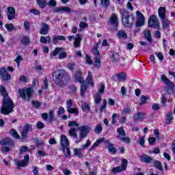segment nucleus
<instances>
[{"label":"nucleus","instance_id":"obj_35","mask_svg":"<svg viewBox=\"0 0 175 175\" xmlns=\"http://www.w3.org/2000/svg\"><path fill=\"white\" fill-rule=\"evenodd\" d=\"M154 165L156 169H158V170H160V172H163V167L162 166V163L155 160L154 161Z\"/></svg>","mask_w":175,"mask_h":175},{"label":"nucleus","instance_id":"obj_5","mask_svg":"<svg viewBox=\"0 0 175 175\" xmlns=\"http://www.w3.org/2000/svg\"><path fill=\"white\" fill-rule=\"evenodd\" d=\"M120 13L122 17L123 25H124L126 28H130V27H132L133 25V23H135V16L125 9L120 10Z\"/></svg>","mask_w":175,"mask_h":175},{"label":"nucleus","instance_id":"obj_29","mask_svg":"<svg viewBox=\"0 0 175 175\" xmlns=\"http://www.w3.org/2000/svg\"><path fill=\"white\" fill-rule=\"evenodd\" d=\"M40 33L41 35H47V33H49V25L47 24L42 25L41 30L40 31Z\"/></svg>","mask_w":175,"mask_h":175},{"label":"nucleus","instance_id":"obj_9","mask_svg":"<svg viewBox=\"0 0 175 175\" xmlns=\"http://www.w3.org/2000/svg\"><path fill=\"white\" fill-rule=\"evenodd\" d=\"M16 166L18 167H25L29 163V155H25L24 159L14 160Z\"/></svg>","mask_w":175,"mask_h":175},{"label":"nucleus","instance_id":"obj_62","mask_svg":"<svg viewBox=\"0 0 175 175\" xmlns=\"http://www.w3.org/2000/svg\"><path fill=\"white\" fill-rule=\"evenodd\" d=\"M152 110L157 111L161 109V104L154 103L152 105Z\"/></svg>","mask_w":175,"mask_h":175},{"label":"nucleus","instance_id":"obj_50","mask_svg":"<svg viewBox=\"0 0 175 175\" xmlns=\"http://www.w3.org/2000/svg\"><path fill=\"white\" fill-rule=\"evenodd\" d=\"M68 113H70V114H75V116H79V109L78 108H71L70 111H68Z\"/></svg>","mask_w":175,"mask_h":175},{"label":"nucleus","instance_id":"obj_59","mask_svg":"<svg viewBox=\"0 0 175 175\" xmlns=\"http://www.w3.org/2000/svg\"><path fill=\"white\" fill-rule=\"evenodd\" d=\"M42 88V90H47V88H49V81L47 79H44Z\"/></svg>","mask_w":175,"mask_h":175},{"label":"nucleus","instance_id":"obj_19","mask_svg":"<svg viewBox=\"0 0 175 175\" xmlns=\"http://www.w3.org/2000/svg\"><path fill=\"white\" fill-rule=\"evenodd\" d=\"M7 16L8 20H13L16 16V10L13 7H8Z\"/></svg>","mask_w":175,"mask_h":175},{"label":"nucleus","instance_id":"obj_38","mask_svg":"<svg viewBox=\"0 0 175 175\" xmlns=\"http://www.w3.org/2000/svg\"><path fill=\"white\" fill-rule=\"evenodd\" d=\"M111 59L113 62L116 64V62H118V59H120V55H118V53L116 52H113L111 55Z\"/></svg>","mask_w":175,"mask_h":175},{"label":"nucleus","instance_id":"obj_16","mask_svg":"<svg viewBox=\"0 0 175 175\" xmlns=\"http://www.w3.org/2000/svg\"><path fill=\"white\" fill-rule=\"evenodd\" d=\"M61 146L62 151H65V149L69 146V140L68 139V137L66 135H62L61 139Z\"/></svg>","mask_w":175,"mask_h":175},{"label":"nucleus","instance_id":"obj_27","mask_svg":"<svg viewBox=\"0 0 175 175\" xmlns=\"http://www.w3.org/2000/svg\"><path fill=\"white\" fill-rule=\"evenodd\" d=\"M117 36L119 39H128V33H126L124 30H120L117 33Z\"/></svg>","mask_w":175,"mask_h":175},{"label":"nucleus","instance_id":"obj_4","mask_svg":"<svg viewBox=\"0 0 175 175\" xmlns=\"http://www.w3.org/2000/svg\"><path fill=\"white\" fill-rule=\"evenodd\" d=\"M53 81L57 85H68L70 83V77L64 70H59L55 72Z\"/></svg>","mask_w":175,"mask_h":175},{"label":"nucleus","instance_id":"obj_52","mask_svg":"<svg viewBox=\"0 0 175 175\" xmlns=\"http://www.w3.org/2000/svg\"><path fill=\"white\" fill-rule=\"evenodd\" d=\"M85 91H87V85L83 83L81 85V96H84V94H85Z\"/></svg>","mask_w":175,"mask_h":175},{"label":"nucleus","instance_id":"obj_46","mask_svg":"<svg viewBox=\"0 0 175 175\" xmlns=\"http://www.w3.org/2000/svg\"><path fill=\"white\" fill-rule=\"evenodd\" d=\"M172 120H173V116L172 114V112H170L167 115L166 124L170 125V124H172Z\"/></svg>","mask_w":175,"mask_h":175},{"label":"nucleus","instance_id":"obj_37","mask_svg":"<svg viewBox=\"0 0 175 175\" xmlns=\"http://www.w3.org/2000/svg\"><path fill=\"white\" fill-rule=\"evenodd\" d=\"M105 143L109 144L108 146V150L109 152H113V154H116L117 152V149L113 146V144L108 142V141H105Z\"/></svg>","mask_w":175,"mask_h":175},{"label":"nucleus","instance_id":"obj_49","mask_svg":"<svg viewBox=\"0 0 175 175\" xmlns=\"http://www.w3.org/2000/svg\"><path fill=\"white\" fill-rule=\"evenodd\" d=\"M144 36H145L146 39H147L148 42L152 41V40L151 39V32H150V30L146 31Z\"/></svg>","mask_w":175,"mask_h":175},{"label":"nucleus","instance_id":"obj_45","mask_svg":"<svg viewBox=\"0 0 175 175\" xmlns=\"http://www.w3.org/2000/svg\"><path fill=\"white\" fill-rule=\"evenodd\" d=\"M31 105H33L34 109H39L42 106V103L38 100L31 101Z\"/></svg>","mask_w":175,"mask_h":175},{"label":"nucleus","instance_id":"obj_22","mask_svg":"<svg viewBox=\"0 0 175 175\" xmlns=\"http://www.w3.org/2000/svg\"><path fill=\"white\" fill-rule=\"evenodd\" d=\"M110 23L112 25H114L116 28L118 27V17H117V14H113L110 17Z\"/></svg>","mask_w":175,"mask_h":175},{"label":"nucleus","instance_id":"obj_41","mask_svg":"<svg viewBox=\"0 0 175 175\" xmlns=\"http://www.w3.org/2000/svg\"><path fill=\"white\" fill-rule=\"evenodd\" d=\"M102 131H103V127H102V125L100 124H97L94 129L95 133L99 135Z\"/></svg>","mask_w":175,"mask_h":175},{"label":"nucleus","instance_id":"obj_53","mask_svg":"<svg viewBox=\"0 0 175 175\" xmlns=\"http://www.w3.org/2000/svg\"><path fill=\"white\" fill-rule=\"evenodd\" d=\"M11 135L15 137V139H20V135H18V133H17V131L14 129H12L10 131Z\"/></svg>","mask_w":175,"mask_h":175},{"label":"nucleus","instance_id":"obj_10","mask_svg":"<svg viewBox=\"0 0 175 175\" xmlns=\"http://www.w3.org/2000/svg\"><path fill=\"white\" fill-rule=\"evenodd\" d=\"M128 165V161L125 159L122 160V167H113L111 170L112 173L114 174L120 173V172H124L126 170V166Z\"/></svg>","mask_w":175,"mask_h":175},{"label":"nucleus","instance_id":"obj_26","mask_svg":"<svg viewBox=\"0 0 175 175\" xmlns=\"http://www.w3.org/2000/svg\"><path fill=\"white\" fill-rule=\"evenodd\" d=\"M86 82L90 85H92V87H94V78L92 77V73H91L90 71H88V77L86 79Z\"/></svg>","mask_w":175,"mask_h":175},{"label":"nucleus","instance_id":"obj_3","mask_svg":"<svg viewBox=\"0 0 175 175\" xmlns=\"http://www.w3.org/2000/svg\"><path fill=\"white\" fill-rule=\"evenodd\" d=\"M0 92L2 96H3L1 113L5 115L10 114L13 111V107H14L13 100L8 95L5 86H1Z\"/></svg>","mask_w":175,"mask_h":175},{"label":"nucleus","instance_id":"obj_30","mask_svg":"<svg viewBox=\"0 0 175 175\" xmlns=\"http://www.w3.org/2000/svg\"><path fill=\"white\" fill-rule=\"evenodd\" d=\"M141 161L145 162V163H150V162H152V158L148 157V155L144 154L141 156Z\"/></svg>","mask_w":175,"mask_h":175},{"label":"nucleus","instance_id":"obj_11","mask_svg":"<svg viewBox=\"0 0 175 175\" xmlns=\"http://www.w3.org/2000/svg\"><path fill=\"white\" fill-rule=\"evenodd\" d=\"M148 25L149 27H153V28H156L157 29H159V23H158V18H157V16H150L148 19Z\"/></svg>","mask_w":175,"mask_h":175},{"label":"nucleus","instance_id":"obj_1","mask_svg":"<svg viewBox=\"0 0 175 175\" xmlns=\"http://www.w3.org/2000/svg\"><path fill=\"white\" fill-rule=\"evenodd\" d=\"M77 129L79 131V135H77V133H76ZM90 131L91 127H90V126H81L78 127L77 129L71 128L68 131V135L69 136H70V137H72L76 144H79V143H81L83 139H85V137H87V135L90 133Z\"/></svg>","mask_w":175,"mask_h":175},{"label":"nucleus","instance_id":"obj_18","mask_svg":"<svg viewBox=\"0 0 175 175\" xmlns=\"http://www.w3.org/2000/svg\"><path fill=\"white\" fill-rule=\"evenodd\" d=\"M0 75L1 76L2 80H4V81L10 80V79L12 77L10 76V75H9V73H8V71L6 70V69L5 68H3L1 69Z\"/></svg>","mask_w":175,"mask_h":175},{"label":"nucleus","instance_id":"obj_7","mask_svg":"<svg viewBox=\"0 0 175 175\" xmlns=\"http://www.w3.org/2000/svg\"><path fill=\"white\" fill-rule=\"evenodd\" d=\"M59 54V59H64L68 57L66 53L64 52V48H56L51 53V57H57Z\"/></svg>","mask_w":175,"mask_h":175},{"label":"nucleus","instance_id":"obj_17","mask_svg":"<svg viewBox=\"0 0 175 175\" xmlns=\"http://www.w3.org/2000/svg\"><path fill=\"white\" fill-rule=\"evenodd\" d=\"M61 12H65L66 13H70L72 10L69 7H57L53 9V13H59Z\"/></svg>","mask_w":175,"mask_h":175},{"label":"nucleus","instance_id":"obj_58","mask_svg":"<svg viewBox=\"0 0 175 175\" xmlns=\"http://www.w3.org/2000/svg\"><path fill=\"white\" fill-rule=\"evenodd\" d=\"M107 105V102L105 99L103 100V105L100 107V113H103L105 109H106V106Z\"/></svg>","mask_w":175,"mask_h":175},{"label":"nucleus","instance_id":"obj_31","mask_svg":"<svg viewBox=\"0 0 175 175\" xmlns=\"http://www.w3.org/2000/svg\"><path fill=\"white\" fill-rule=\"evenodd\" d=\"M49 118L48 120V122H50V124H53L54 121H56L55 116L54 115V110H50L49 113Z\"/></svg>","mask_w":175,"mask_h":175},{"label":"nucleus","instance_id":"obj_14","mask_svg":"<svg viewBox=\"0 0 175 175\" xmlns=\"http://www.w3.org/2000/svg\"><path fill=\"white\" fill-rule=\"evenodd\" d=\"M0 145L8 147H13L14 146V141L12 138H4L0 141Z\"/></svg>","mask_w":175,"mask_h":175},{"label":"nucleus","instance_id":"obj_63","mask_svg":"<svg viewBox=\"0 0 175 175\" xmlns=\"http://www.w3.org/2000/svg\"><path fill=\"white\" fill-rule=\"evenodd\" d=\"M94 62L96 66H100V56L96 57Z\"/></svg>","mask_w":175,"mask_h":175},{"label":"nucleus","instance_id":"obj_2","mask_svg":"<svg viewBox=\"0 0 175 175\" xmlns=\"http://www.w3.org/2000/svg\"><path fill=\"white\" fill-rule=\"evenodd\" d=\"M0 92L2 96H3L1 113L5 115L10 114L13 111V107H14L13 100L8 95L5 86H1Z\"/></svg>","mask_w":175,"mask_h":175},{"label":"nucleus","instance_id":"obj_23","mask_svg":"<svg viewBox=\"0 0 175 175\" xmlns=\"http://www.w3.org/2000/svg\"><path fill=\"white\" fill-rule=\"evenodd\" d=\"M158 14L161 19L166 18V8L160 7L158 10Z\"/></svg>","mask_w":175,"mask_h":175},{"label":"nucleus","instance_id":"obj_42","mask_svg":"<svg viewBox=\"0 0 175 175\" xmlns=\"http://www.w3.org/2000/svg\"><path fill=\"white\" fill-rule=\"evenodd\" d=\"M100 100H102V94H100L99 93H96L94 96V101L96 105L100 103Z\"/></svg>","mask_w":175,"mask_h":175},{"label":"nucleus","instance_id":"obj_40","mask_svg":"<svg viewBox=\"0 0 175 175\" xmlns=\"http://www.w3.org/2000/svg\"><path fill=\"white\" fill-rule=\"evenodd\" d=\"M116 137L120 139L122 142H124V143H131V139L125 136L121 137V135H117Z\"/></svg>","mask_w":175,"mask_h":175},{"label":"nucleus","instance_id":"obj_33","mask_svg":"<svg viewBox=\"0 0 175 175\" xmlns=\"http://www.w3.org/2000/svg\"><path fill=\"white\" fill-rule=\"evenodd\" d=\"M34 143L36 147H38V148H42V147L44 146V141L39 139L38 138H34Z\"/></svg>","mask_w":175,"mask_h":175},{"label":"nucleus","instance_id":"obj_25","mask_svg":"<svg viewBox=\"0 0 175 175\" xmlns=\"http://www.w3.org/2000/svg\"><path fill=\"white\" fill-rule=\"evenodd\" d=\"M161 24L163 29H167L169 28V26L170 25V21L169 19L165 18H162L161 19Z\"/></svg>","mask_w":175,"mask_h":175},{"label":"nucleus","instance_id":"obj_64","mask_svg":"<svg viewBox=\"0 0 175 175\" xmlns=\"http://www.w3.org/2000/svg\"><path fill=\"white\" fill-rule=\"evenodd\" d=\"M47 5H49V6H51L52 8H54L57 5V1H55V0H50L49 3H47Z\"/></svg>","mask_w":175,"mask_h":175},{"label":"nucleus","instance_id":"obj_60","mask_svg":"<svg viewBox=\"0 0 175 175\" xmlns=\"http://www.w3.org/2000/svg\"><path fill=\"white\" fill-rule=\"evenodd\" d=\"M145 137H146L144 135V136H142L141 138H139V139H138L137 143H138L139 144H140L142 146H144V143H145L144 139H145Z\"/></svg>","mask_w":175,"mask_h":175},{"label":"nucleus","instance_id":"obj_56","mask_svg":"<svg viewBox=\"0 0 175 175\" xmlns=\"http://www.w3.org/2000/svg\"><path fill=\"white\" fill-rule=\"evenodd\" d=\"M103 92H105V84L101 83V85H100V88L98 90L97 94L102 95Z\"/></svg>","mask_w":175,"mask_h":175},{"label":"nucleus","instance_id":"obj_54","mask_svg":"<svg viewBox=\"0 0 175 175\" xmlns=\"http://www.w3.org/2000/svg\"><path fill=\"white\" fill-rule=\"evenodd\" d=\"M101 5L104 6V8H109V5H110V0H100Z\"/></svg>","mask_w":175,"mask_h":175},{"label":"nucleus","instance_id":"obj_57","mask_svg":"<svg viewBox=\"0 0 175 175\" xmlns=\"http://www.w3.org/2000/svg\"><path fill=\"white\" fill-rule=\"evenodd\" d=\"M64 152L66 158H70V150L69 149V148H66Z\"/></svg>","mask_w":175,"mask_h":175},{"label":"nucleus","instance_id":"obj_15","mask_svg":"<svg viewBox=\"0 0 175 175\" xmlns=\"http://www.w3.org/2000/svg\"><path fill=\"white\" fill-rule=\"evenodd\" d=\"M136 16H137L136 27H142V25H144V15L139 11H137L136 12Z\"/></svg>","mask_w":175,"mask_h":175},{"label":"nucleus","instance_id":"obj_8","mask_svg":"<svg viewBox=\"0 0 175 175\" xmlns=\"http://www.w3.org/2000/svg\"><path fill=\"white\" fill-rule=\"evenodd\" d=\"M29 132H32V125L29 124H25L22 130L21 131V139H23L24 140H25V139H27L28 133H29Z\"/></svg>","mask_w":175,"mask_h":175},{"label":"nucleus","instance_id":"obj_28","mask_svg":"<svg viewBox=\"0 0 175 175\" xmlns=\"http://www.w3.org/2000/svg\"><path fill=\"white\" fill-rule=\"evenodd\" d=\"M116 77L119 81H125L126 80V74L122 72L116 75Z\"/></svg>","mask_w":175,"mask_h":175},{"label":"nucleus","instance_id":"obj_47","mask_svg":"<svg viewBox=\"0 0 175 175\" xmlns=\"http://www.w3.org/2000/svg\"><path fill=\"white\" fill-rule=\"evenodd\" d=\"M5 27L6 28L8 32H12L14 29V25H13V24L12 23L5 24Z\"/></svg>","mask_w":175,"mask_h":175},{"label":"nucleus","instance_id":"obj_13","mask_svg":"<svg viewBox=\"0 0 175 175\" xmlns=\"http://www.w3.org/2000/svg\"><path fill=\"white\" fill-rule=\"evenodd\" d=\"M161 81H162L165 85H167L171 90H174L175 85L169 79L166 77V75H162L161 76Z\"/></svg>","mask_w":175,"mask_h":175},{"label":"nucleus","instance_id":"obj_48","mask_svg":"<svg viewBox=\"0 0 175 175\" xmlns=\"http://www.w3.org/2000/svg\"><path fill=\"white\" fill-rule=\"evenodd\" d=\"M103 140H105V138H101L99 140L96 141L91 147V150H94V148H96V147H98V146H99V144H100V143H102V142H103Z\"/></svg>","mask_w":175,"mask_h":175},{"label":"nucleus","instance_id":"obj_43","mask_svg":"<svg viewBox=\"0 0 175 175\" xmlns=\"http://www.w3.org/2000/svg\"><path fill=\"white\" fill-rule=\"evenodd\" d=\"M81 109L83 111H90V110H91V107H90L88 103H85L82 105Z\"/></svg>","mask_w":175,"mask_h":175},{"label":"nucleus","instance_id":"obj_20","mask_svg":"<svg viewBox=\"0 0 175 175\" xmlns=\"http://www.w3.org/2000/svg\"><path fill=\"white\" fill-rule=\"evenodd\" d=\"M81 40H83V35L77 33L76 35V37L75 38L74 47L75 48L80 47V44L81 43Z\"/></svg>","mask_w":175,"mask_h":175},{"label":"nucleus","instance_id":"obj_61","mask_svg":"<svg viewBox=\"0 0 175 175\" xmlns=\"http://www.w3.org/2000/svg\"><path fill=\"white\" fill-rule=\"evenodd\" d=\"M68 126H78V128H80V124L76 121H70L68 122Z\"/></svg>","mask_w":175,"mask_h":175},{"label":"nucleus","instance_id":"obj_36","mask_svg":"<svg viewBox=\"0 0 175 175\" xmlns=\"http://www.w3.org/2000/svg\"><path fill=\"white\" fill-rule=\"evenodd\" d=\"M47 0H37V3L41 9H44L47 6Z\"/></svg>","mask_w":175,"mask_h":175},{"label":"nucleus","instance_id":"obj_32","mask_svg":"<svg viewBox=\"0 0 175 175\" xmlns=\"http://www.w3.org/2000/svg\"><path fill=\"white\" fill-rule=\"evenodd\" d=\"M40 42V43H42L43 44L50 43V42H51V38H50V36L44 37L43 36H41Z\"/></svg>","mask_w":175,"mask_h":175},{"label":"nucleus","instance_id":"obj_44","mask_svg":"<svg viewBox=\"0 0 175 175\" xmlns=\"http://www.w3.org/2000/svg\"><path fill=\"white\" fill-rule=\"evenodd\" d=\"M148 99H150V97L148 96H144V95H142L140 98V100H141V103H140V105H145L146 102H147V100H148Z\"/></svg>","mask_w":175,"mask_h":175},{"label":"nucleus","instance_id":"obj_34","mask_svg":"<svg viewBox=\"0 0 175 175\" xmlns=\"http://www.w3.org/2000/svg\"><path fill=\"white\" fill-rule=\"evenodd\" d=\"M58 40H66V38L64 36H53V44H57Z\"/></svg>","mask_w":175,"mask_h":175},{"label":"nucleus","instance_id":"obj_6","mask_svg":"<svg viewBox=\"0 0 175 175\" xmlns=\"http://www.w3.org/2000/svg\"><path fill=\"white\" fill-rule=\"evenodd\" d=\"M33 92V90H32L31 88H27L25 90H18V94L21 98H22V99H27V100H31Z\"/></svg>","mask_w":175,"mask_h":175},{"label":"nucleus","instance_id":"obj_51","mask_svg":"<svg viewBox=\"0 0 175 175\" xmlns=\"http://www.w3.org/2000/svg\"><path fill=\"white\" fill-rule=\"evenodd\" d=\"M73 106V102H72L71 100H68L66 102V109L67 111H70V109H72V107Z\"/></svg>","mask_w":175,"mask_h":175},{"label":"nucleus","instance_id":"obj_24","mask_svg":"<svg viewBox=\"0 0 175 175\" xmlns=\"http://www.w3.org/2000/svg\"><path fill=\"white\" fill-rule=\"evenodd\" d=\"M144 116H146V113L143 112H137L135 116H134V121H143L144 118Z\"/></svg>","mask_w":175,"mask_h":175},{"label":"nucleus","instance_id":"obj_39","mask_svg":"<svg viewBox=\"0 0 175 175\" xmlns=\"http://www.w3.org/2000/svg\"><path fill=\"white\" fill-rule=\"evenodd\" d=\"M30 42H31V41H30L29 37L23 36V37L22 38L21 43H22V44H23L24 46H28V44H29Z\"/></svg>","mask_w":175,"mask_h":175},{"label":"nucleus","instance_id":"obj_55","mask_svg":"<svg viewBox=\"0 0 175 175\" xmlns=\"http://www.w3.org/2000/svg\"><path fill=\"white\" fill-rule=\"evenodd\" d=\"M117 132L119 135V136H125V131L124 130V128L120 127L119 129H117Z\"/></svg>","mask_w":175,"mask_h":175},{"label":"nucleus","instance_id":"obj_12","mask_svg":"<svg viewBox=\"0 0 175 175\" xmlns=\"http://www.w3.org/2000/svg\"><path fill=\"white\" fill-rule=\"evenodd\" d=\"M90 146H91V141L88 139L85 144L81 146V148L74 149L75 155H77L78 158H83V155L81 150H84V148H87V147H90Z\"/></svg>","mask_w":175,"mask_h":175},{"label":"nucleus","instance_id":"obj_21","mask_svg":"<svg viewBox=\"0 0 175 175\" xmlns=\"http://www.w3.org/2000/svg\"><path fill=\"white\" fill-rule=\"evenodd\" d=\"M83 73L81 71H77L75 75V81L83 84L84 83V79L81 77Z\"/></svg>","mask_w":175,"mask_h":175}]
</instances>
